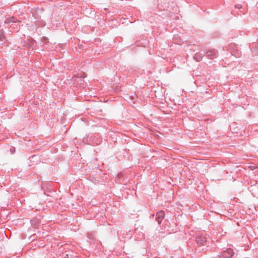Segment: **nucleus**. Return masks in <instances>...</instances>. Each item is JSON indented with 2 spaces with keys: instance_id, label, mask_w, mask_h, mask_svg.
<instances>
[{
  "instance_id": "nucleus-1",
  "label": "nucleus",
  "mask_w": 258,
  "mask_h": 258,
  "mask_svg": "<svg viewBox=\"0 0 258 258\" xmlns=\"http://www.w3.org/2000/svg\"><path fill=\"white\" fill-rule=\"evenodd\" d=\"M233 251L231 249H228L222 253V256L225 258H230L233 255Z\"/></svg>"
},
{
  "instance_id": "nucleus-2",
  "label": "nucleus",
  "mask_w": 258,
  "mask_h": 258,
  "mask_svg": "<svg viewBox=\"0 0 258 258\" xmlns=\"http://www.w3.org/2000/svg\"><path fill=\"white\" fill-rule=\"evenodd\" d=\"M156 216L157 220L158 221L159 223H160L162 220L164 218L165 214L163 211H160L157 213Z\"/></svg>"
},
{
  "instance_id": "nucleus-3",
  "label": "nucleus",
  "mask_w": 258,
  "mask_h": 258,
  "mask_svg": "<svg viewBox=\"0 0 258 258\" xmlns=\"http://www.w3.org/2000/svg\"><path fill=\"white\" fill-rule=\"evenodd\" d=\"M206 241V239L205 237H198L197 238V242L198 244H203Z\"/></svg>"
},
{
  "instance_id": "nucleus-4",
  "label": "nucleus",
  "mask_w": 258,
  "mask_h": 258,
  "mask_svg": "<svg viewBox=\"0 0 258 258\" xmlns=\"http://www.w3.org/2000/svg\"><path fill=\"white\" fill-rule=\"evenodd\" d=\"M207 55H208V56H212L213 55H215V52L211 51H208L207 52Z\"/></svg>"
}]
</instances>
